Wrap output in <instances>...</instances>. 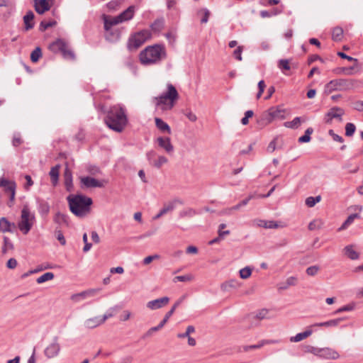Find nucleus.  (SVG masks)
Wrapping results in <instances>:
<instances>
[{"instance_id": "obj_1", "label": "nucleus", "mask_w": 363, "mask_h": 363, "mask_svg": "<svg viewBox=\"0 0 363 363\" xmlns=\"http://www.w3.org/2000/svg\"><path fill=\"white\" fill-rule=\"evenodd\" d=\"M104 121L110 129L118 133L122 132L128 123L125 108L119 104L111 106Z\"/></svg>"}, {"instance_id": "obj_2", "label": "nucleus", "mask_w": 363, "mask_h": 363, "mask_svg": "<svg viewBox=\"0 0 363 363\" xmlns=\"http://www.w3.org/2000/svg\"><path fill=\"white\" fill-rule=\"evenodd\" d=\"M167 50L163 44H155L147 46L139 55V59L143 65H152L167 58Z\"/></svg>"}, {"instance_id": "obj_3", "label": "nucleus", "mask_w": 363, "mask_h": 363, "mask_svg": "<svg viewBox=\"0 0 363 363\" xmlns=\"http://www.w3.org/2000/svg\"><path fill=\"white\" fill-rule=\"evenodd\" d=\"M179 98V95L175 86L172 84L168 83L166 91L153 98V103L157 108L166 111L174 108Z\"/></svg>"}, {"instance_id": "obj_4", "label": "nucleus", "mask_w": 363, "mask_h": 363, "mask_svg": "<svg viewBox=\"0 0 363 363\" xmlns=\"http://www.w3.org/2000/svg\"><path fill=\"white\" fill-rule=\"evenodd\" d=\"M69 209L72 213L77 217H84L87 216L91 211L92 199L86 196L69 195L67 197Z\"/></svg>"}, {"instance_id": "obj_5", "label": "nucleus", "mask_w": 363, "mask_h": 363, "mask_svg": "<svg viewBox=\"0 0 363 363\" xmlns=\"http://www.w3.org/2000/svg\"><path fill=\"white\" fill-rule=\"evenodd\" d=\"M286 110L280 106H272L264 111L259 116L257 123L265 126L274 121L284 120L286 118Z\"/></svg>"}, {"instance_id": "obj_6", "label": "nucleus", "mask_w": 363, "mask_h": 363, "mask_svg": "<svg viewBox=\"0 0 363 363\" xmlns=\"http://www.w3.org/2000/svg\"><path fill=\"white\" fill-rule=\"evenodd\" d=\"M35 215L32 213L27 205H25L21 212L20 220L18 223L19 230L27 235L35 223Z\"/></svg>"}, {"instance_id": "obj_7", "label": "nucleus", "mask_w": 363, "mask_h": 363, "mask_svg": "<svg viewBox=\"0 0 363 363\" xmlns=\"http://www.w3.org/2000/svg\"><path fill=\"white\" fill-rule=\"evenodd\" d=\"M152 38L150 30L144 29L132 34L128 41V48L129 50H135L143 43Z\"/></svg>"}, {"instance_id": "obj_8", "label": "nucleus", "mask_w": 363, "mask_h": 363, "mask_svg": "<svg viewBox=\"0 0 363 363\" xmlns=\"http://www.w3.org/2000/svg\"><path fill=\"white\" fill-rule=\"evenodd\" d=\"M49 48L53 52H61L64 58L67 60H73L75 58L74 53L63 40L58 39L52 43Z\"/></svg>"}, {"instance_id": "obj_9", "label": "nucleus", "mask_w": 363, "mask_h": 363, "mask_svg": "<svg viewBox=\"0 0 363 363\" xmlns=\"http://www.w3.org/2000/svg\"><path fill=\"white\" fill-rule=\"evenodd\" d=\"M354 85L351 79H339L329 82L325 86V91L330 94L335 91H346L351 89Z\"/></svg>"}, {"instance_id": "obj_10", "label": "nucleus", "mask_w": 363, "mask_h": 363, "mask_svg": "<svg viewBox=\"0 0 363 363\" xmlns=\"http://www.w3.org/2000/svg\"><path fill=\"white\" fill-rule=\"evenodd\" d=\"M146 157L149 164L157 169L161 168L168 162V159L165 156L158 155L155 150L148 151Z\"/></svg>"}, {"instance_id": "obj_11", "label": "nucleus", "mask_w": 363, "mask_h": 363, "mask_svg": "<svg viewBox=\"0 0 363 363\" xmlns=\"http://www.w3.org/2000/svg\"><path fill=\"white\" fill-rule=\"evenodd\" d=\"M60 349L58 337L55 336L53 337L52 342L45 347L44 354L48 359L54 358L59 354Z\"/></svg>"}, {"instance_id": "obj_12", "label": "nucleus", "mask_w": 363, "mask_h": 363, "mask_svg": "<svg viewBox=\"0 0 363 363\" xmlns=\"http://www.w3.org/2000/svg\"><path fill=\"white\" fill-rule=\"evenodd\" d=\"M100 289H88L84 291H82L80 293L74 294L70 296V299L74 303H79L82 301L91 298L94 296H95L99 292Z\"/></svg>"}, {"instance_id": "obj_13", "label": "nucleus", "mask_w": 363, "mask_h": 363, "mask_svg": "<svg viewBox=\"0 0 363 363\" xmlns=\"http://www.w3.org/2000/svg\"><path fill=\"white\" fill-rule=\"evenodd\" d=\"M182 204V201L179 199H174L172 201H169L167 203H164L163 207L160 209L158 213L152 217L153 220H158L164 215L167 214L169 212H171L174 210L177 204Z\"/></svg>"}, {"instance_id": "obj_14", "label": "nucleus", "mask_w": 363, "mask_h": 363, "mask_svg": "<svg viewBox=\"0 0 363 363\" xmlns=\"http://www.w3.org/2000/svg\"><path fill=\"white\" fill-rule=\"evenodd\" d=\"M33 2L35 11L38 14H43L50 9L55 0H33Z\"/></svg>"}, {"instance_id": "obj_15", "label": "nucleus", "mask_w": 363, "mask_h": 363, "mask_svg": "<svg viewBox=\"0 0 363 363\" xmlns=\"http://www.w3.org/2000/svg\"><path fill=\"white\" fill-rule=\"evenodd\" d=\"M158 146L164 150L167 154L172 155L174 152V147L172 144L171 139L169 137H158L156 139Z\"/></svg>"}, {"instance_id": "obj_16", "label": "nucleus", "mask_w": 363, "mask_h": 363, "mask_svg": "<svg viewBox=\"0 0 363 363\" xmlns=\"http://www.w3.org/2000/svg\"><path fill=\"white\" fill-rule=\"evenodd\" d=\"M0 186L4 188V191L10 193V199L13 201L15 198L16 184L13 181H9L4 177L0 178Z\"/></svg>"}, {"instance_id": "obj_17", "label": "nucleus", "mask_w": 363, "mask_h": 363, "mask_svg": "<svg viewBox=\"0 0 363 363\" xmlns=\"http://www.w3.org/2000/svg\"><path fill=\"white\" fill-rule=\"evenodd\" d=\"M345 111L342 108L339 107L331 108L325 116V122L331 123L333 118H337L340 121H342V116L344 115Z\"/></svg>"}, {"instance_id": "obj_18", "label": "nucleus", "mask_w": 363, "mask_h": 363, "mask_svg": "<svg viewBox=\"0 0 363 363\" xmlns=\"http://www.w3.org/2000/svg\"><path fill=\"white\" fill-rule=\"evenodd\" d=\"M83 186L86 188L103 187L104 182L91 177H83L80 178Z\"/></svg>"}, {"instance_id": "obj_19", "label": "nucleus", "mask_w": 363, "mask_h": 363, "mask_svg": "<svg viewBox=\"0 0 363 363\" xmlns=\"http://www.w3.org/2000/svg\"><path fill=\"white\" fill-rule=\"evenodd\" d=\"M169 301L167 296H164L147 302V307L150 310H156L166 306Z\"/></svg>"}, {"instance_id": "obj_20", "label": "nucleus", "mask_w": 363, "mask_h": 363, "mask_svg": "<svg viewBox=\"0 0 363 363\" xmlns=\"http://www.w3.org/2000/svg\"><path fill=\"white\" fill-rule=\"evenodd\" d=\"M344 255L352 260L359 258V252L356 250V246L353 244L345 246L343 249Z\"/></svg>"}, {"instance_id": "obj_21", "label": "nucleus", "mask_w": 363, "mask_h": 363, "mask_svg": "<svg viewBox=\"0 0 363 363\" xmlns=\"http://www.w3.org/2000/svg\"><path fill=\"white\" fill-rule=\"evenodd\" d=\"M340 357L339 353L330 347H324L320 350V357L325 359H337Z\"/></svg>"}, {"instance_id": "obj_22", "label": "nucleus", "mask_w": 363, "mask_h": 363, "mask_svg": "<svg viewBox=\"0 0 363 363\" xmlns=\"http://www.w3.org/2000/svg\"><path fill=\"white\" fill-rule=\"evenodd\" d=\"M280 341L279 340H262L256 345H245L243 347L244 352H248L250 350L259 349L266 345L277 344Z\"/></svg>"}, {"instance_id": "obj_23", "label": "nucleus", "mask_w": 363, "mask_h": 363, "mask_svg": "<svg viewBox=\"0 0 363 363\" xmlns=\"http://www.w3.org/2000/svg\"><path fill=\"white\" fill-rule=\"evenodd\" d=\"M16 228L14 223L10 222L6 218H0V231L2 233H13Z\"/></svg>"}, {"instance_id": "obj_24", "label": "nucleus", "mask_w": 363, "mask_h": 363, "mask_svg": "<svg viewBox=\"0 0 363 363\" xmlns=\"http://www.w3.org/2000/svg\"><path fill=\"white\" fill-rule=\"evenodd\" d=\"M103 19L104 22V29L106 32H108L113 26L121 23V20L118 19V16L112 17L104 15Z\"/></svg>"}, {"instance_id": "obj_25", "label": "nucleus", "mask_w": 363, "mask_h": 363, "mask_svg": "<svg viewBox=\"0 0 363 363\" xmlns=\"http://www.w3.org/2000/svg\"><path fill=\"white\" fill-rule=\"evenodd\" d=\"M103 323L104 321L102 320V318L100 316H96L86 319L84 323V325L86 328L93 329Z\"/></svg>"}, {"instance_id": "obj_26", "label": "nucleus", "mask_w": 363, "mask_h": 363, "mask_svg": "<svg viewBox=\"0 0 363 363\" xmlns=\"http://www.w3.org/2000/svg\"><path fill=\"white\" fill-rule=\"evenodd\" d=\"M135 13V7L129 6L125 11L118 16V18L121 20V23L133 18Z\"/></svg>"}, {"instance_id": "obj_27", "label": "nucleus", "mask_w": 363, "mask_h": 363, "mask_svg": "<svg viewBox=\"0 0 363 363\" xmlns=\"http://www.w3.org/2000/svg\"><path fill=\"white\" fill-rule=\"evenodd\" d=\"M60 165L57 164L52 167L49 172L52 184L55 186L58 183Z\"/></svg>"}, {"instance_id": "obj_28", "label": "nucleus", "mask_w": 363, "mask_h": 363, "mask_svg": "<svg viewBox=\"0 0 363 363\" xmlns=\"http://www.w3.org/2000/svg\"><path fill=\"white\" fill-rule=\"evenodd\" d=\"M185 298V296H182L179 299H178L175 303L173 305L172 308L166 313L163 320L161 321L164 325L167 323L169 318L174 313L176 308L184 301Z\"/></svg>"}, {"instance_id": "obj_29", "label": "nucleus", "mask_w": 363, "mask_h": 363, "mask_svg": "<svg viewBox=\"0 0 363 363\" xmlns=\"http://www.w3.org/2000/svg\"><path fill=\"white\" fill-rule=\"evenodd\" d=\"M155 121L156 127L160 130H161L163 133H167L168 134L171 133V128H170L169 125L166 122H164L163 120H162L160 118H155Z\"/></svg>"}, {"instance_id": "obj_30", "label": "nucleus", "mask_w": 363, "mask_h": 363, "mask_svg": "<svg viewBox=\"0 0 363 363\" xmlns=\"http://www.w3.org/2000/svg\"><path fill=\"white\" fill-rule=\"evenodd\" d=\"M298 279L295 276H291L288 277L284 282H281L279 284L278 287L279 289H286L291 286H294L296 284Z\"/></svg>"}, {"instance_id": "obj_31", "label": "nucleus", "mask_w": 363, "mask_h": 363, "mask_svg": "<svg viewBox=\"0 0 363 363\" xmlns=\"http://www.w3.org/2000/svg\"><path fill=\"white\" fill-rule=\"evenodd\" d=\"M342 320V318L333 319V320H330L325 321V322L315 323V324L311 325V328L316 327V326L317 327H336L339 325V323Z\"/></svg>"}, {"instance_id": "obj_32", "label": "nucleus", "mask_w": 363, "mask_h": 363, "mask_svg": "<svg viewBox=\"0 0 363 363\" xmlns=\"http://www.w3.org/2000/svg\"><path fill=\"white\" fill-rule=\"evenodd\" d=\"M312 330L308 329L303 333H298L295 336L291 337L290 341L292 342H300L309 337L312 334Z\"/></svg>"}, {"instance_id": "obj_33", "label": "nucleus", "mask_w": 363, "mask_h": 363, "mask_svg": "<svg viewBox=\"0 0 363 363\" xmlns=\"http://www.w3.org/2000/svg\"><path fill=\"white\" fill-rule=\"evenodd\" d=\"M359 218L360 216L358 213L351 214L347 217V218L345 220L342 225L338 228V231H342L347 229L354 222V219Z\"/></svg>"}, {"instance_id": "obj_34", "label": "nucleus", "mask_w": 363, "mask_h": 363, "mask_svg": "<svg viewBox=\"0 0 363 363\" xmlns=\"http://www.w3.org/2000/svg\"><path fill=\"white\" fill-rule=\"evenodd\" d=\"M59 268L58 266L54 265L48 262L42 263L37 266V267L31 271H29L28 272H40L44 270L48 269H57Z\"/></svg>"}, {"instance_id": "obj_35", "label": "nucleus", "mask_w": 363, "mask_h": 363, "mask_svg": "<svg viewBox=\"0 0 363 363\" xmlns=\"http://www.w3.org/2000/svg\"><path fill=\"white\" fill-rule=\"evenodd\" d=\"M34 18V14L32 11H28L23 17V21L25 23V28L26 30H28L33 28L34 23H33Z\"/></svg>"}, {"instance_id": "obj_36", "label": "nucleus", "mask_w": 363, "mask_h": 363, "mask_svg": "<svg viewBox=\"0 0 363 363\" xmlns=\"http://www.w3.org/2000/svg\"><path fill=\"white\" fill-rule=\"evenodd\" d=\"M65 185L68 191H71L73 189L72 176L69 170L66 169L65 172Z\"/></svg>"}, {"instance_id": "obj_37", "label": "nucleus", "mask_w": 363, "mask_h": 363, "mask_svg": "<svg viewBox=\"0 0 363 363\" xmlns=\"http://www.w3.org/2000/svg\"><path fill=\"white\" fill-rule=\"evenodd\" d=\"M255 318L258 320H263V319H269L272 318L271 313L269 310L266 308H262L258 311L256 312L255 315Z\"/></svg>"}, {"instance_id": "obj_38", "label": "nucleus", "mask_w": 363, "mask_h": 363, "mask_svg": "<svg viewBox=\"0 0 363 363\" xmlns=\"http://www.w3.org/2000/svg\"><path fill=\"white\" fill-rule=\"evenodd\" d=\"M164 21L163 19H157L150 26L154 33H159L164 28Z\"/></svg>"}, {"instance_id": "obj_39", "label": "nucleus", "mask_w": 363, "mask_h": 363, "mask_svg": "<svg viewBox=\"0 0 363 363\" xmlns=\"http://www.w3.org/2000/svg\"><path fill=\"white\" fill-rule=\"evenodd\" d=\"M343 36V30L341 27H335L332 32V38L335 41H340Z\"/></svg>"}, {"instance_id": "obj_40", "label": "nucleus", "mask_w": 363, "mask_h": 363, "mask_svg": "<svg viewBox=\"0 0 363 363\" xmlns=\"http://www.w3.org/2000/svg\"><path fill=\"white\" fill-rule=\"evenodd\" d=\"M42 57V51L40 47L35 48L30 54V60L35 63Z\"/></svg>"}, {"instance_id": "obj_41", "label": "nucleus", "mask_w": 363, "mask_h": 363, "mask_svg": "<svg viewBox=\"0 0 363 363\" xmlns=\"http://www.w3.org/2000/svg\"><path fill=\"white\" fill-rule=\"evenodd\" d=\"M301 124V118L296 117L291 121L284 123V126L289 128L296 129L298 128Z\"/></svg>"}, {"instance_id": "obj_42", "label": "nucleus", "mask_w": 363, "mask_h": 363, "mask_svg": "<svg viewBox=\"0 0 363 363\" xmlns=\"http://www.w3.org/2000/svg\"><path fill=\"white\" fill-rule=\"evenodd\" d=\"M241 284L236 279H230L221 285V287L224 290H227L228 288H236L240 286Z\"/></svg>"}, {"instance_id": "obj_43", "label": "nucleus", "mask_w": 363, "mask_h": 363, "mask_svg": "<svg viewBox=\"0 0 363 363\" xmlns=\"http://www.w3.org/2000/svg\"><path fill=\"white\" fill-rule=\"evenodd\" d=\"M194 279V277L191 274H185L184 275L175 277L173 279L174 282L182 281L189 282Z\"/></svg>"}, {"instance_id": "obj_44", "label": "nucleus", "mask_w": 363, "mask_h": 363, "mask_svg": "<svg viewBox=\"0 0 363 363\" xmlns=\"http://www.w3.org/2000/svg\"><path fill=\"white\" fill-rule=\"evenodd\" d=\"M321 200L320 196H317L315 197L309 196L306 198L305 203L306 205L308 207H313L317 203L320 202Z\"/></svg>"}, {"instance_id": "obj_45", "label": "nucleus", "mask_w": 363, "mask_h": 363, "mask_svg": "<svg viewBox=\"0 0 363 363\" xmlns=\"http://www.w3.org/2000/svg\"><path fill=\"white\" fill-rule=\"evenodd\" d=\"M196 214H197V213L194 209H193L191 208H188L181 211L179 212V217L180 218L193 217Z\"/></svg>"}, {"instance_id": "obj_46", "label": "nucleus", "mask_w": 363, "mask_h": 363, "mask_svg": "<svg viewBox=\"0 0 363 363\" xmlns=\"http://www.w3.org/2000/svg\"><path fill=\"white\" fill-rule=\"evenodd\" d=\"M258 225L262 226L265 228H277L278 227V225L273 220H259Z\"/></svg>"}, {"instance_id": "obj_47", "label": "nucleus", "mask_w": 363, "mask_h": 363, "mask_svg": "<svg viewBox=\"0 0 363 363\" xmlns=\"http://www.w3.org/2000/svg\"><path fill=\"white\" fill-rule=\"evenodd\" d=\"M198 15L202 16L201 18V23H206L208 21L210 12L207 9H203L198 11Z\"/></svg>"}, {"instance_id": "obj_48", "label": "nucleus", "mask_w": 363, "mask_h": 363, "mask_svg": "<svg viewBox=\"0 0 363 363\" xmlns=\"http://www.w3.org/2000/svg\"><path fill=\"white\" fill-rule=\"evenodd\" d=\"M117 310H118V306H114V307L110 308L108 310V311L101 317L104 323H105V321L107 319L113 317L115 315Z\"/></svg>"}, {"instance_id": "obj_49", "label": "nucleus", "mask_w": 363, "mask_h": 363, "mask_svg": "<svg viewBox=\"0 0 363 363\" xmlns=\"http://www.w3.org/2000/svg\"><path fill=\"white\" fill-rule=\"evenodd\" d=\"M356 304L354 303H350L346 306H344L340 308H338L337 311H335V314L340 313L345 311H353L355 308Z\"/></svg>"}, {"instance_id": "obj_50", "label": "nucleus", "mask_w": 363, "mask_h": 363, "mask_svg": "<svg viewBox=\"0 0 363 363\" xmlns=\"http://www.w3.org/2000/svg\"><path fill=\"white\" fill-rule=\"evenodd\" d=\"M323 225L321 220H314L308 224V229L310 230H315L320 229Z\"/></svg>"}, {"instance_id": "obj_51", "label": "nucleus", "mask_w": 363, "mask_h": 363, "mask_svg": "<svg viewBox=\"0 0 363 363\" xmlns=\"http://www.w3.org/2000/svg\"><path fill=\"white\" fill-rule=\"evenodd\" d=\"M355 125L352 123H347L345 125V135L347 136H352L355 132Z\"/></svg>"}, {"instance_id": "obj_52", "label": "nucleus", "mask_w": 363, "mask_h": 363, "mask_svg": "<svg viewBox=\"0 0 363 363\" xmlns=\"http://www.w3.org/2000/svg\"><path fill=\"white\" fill-rule=\"evenodd\" d=\"M13 248V244L11 240L7 238H4V246L2 247V252L6 253L8 250H11Z\"/></svg>"}, {"instance_id": "obj_53", "label": "nucleus", "mask_w": 363, "mask_h": 363, "mask_svg": "<svg viewBox=\"0 0 363 363\" xmlns=\"http://www.w3.org/2000/svg\"><path fill=\"white\" fill-rule=\"evenodd\" d=\"M54 278V274H43L36 280L38 284H42L47 281L52 280Z\"/></svg>"}, {"instance_id": "obj_54", "label": "nucleus", "mask_w": 363, "mask_h": 363, "mask_svg": "<svg viewBox=\"0 0 363 363\" xmlns=\"http://www.w3.org/2000/svg\"><path fill=\"white\" fill-rule=\"evenodd\" d=\"M67 216L60 212L57 213L55 216L54 220L57 223H67Z\"/></svg>"}, {"instance_id": "obj_55", "label": "nucleus", "mask_w": 363, "mask_h": 363, "mask_svg": "<svg viewBox=\"0 0 363 363\" xmlns=\"http://www.w3.org/2000/svg\"><path fill=\"white\" fill-rule=\"evenodd\" d=\"M278 67L281 70H289L291 68L288 60H280L279 61Z\"/></svg>"}, {"instance_id": "obj_56", "label": "nucleus", "mask_w": 363, "mask_h": 363, "mask_svg": "<svg viewBox=\"0 0 363 363\" xmlns=\"http://www.w3.org/2000/svg\"><path fill=\"white\" fill-rule=\"evenodd\" d=\"M321 348L315 347L313 346H307L306 352L313 354L314 355L320 357Z\"/></svg>"}, {"instance_id": "obj_57", "label": "nucleus", "mask_w": 363, "mask_h": 363, "mask_svg": "<svg viewBox=\"0 0 363 363\" xmlns=\"http://www.w3.org/2000/svg\"><path fill=\"white\" fill-rule=\"evenodd\" d=\"M164 325L162 322H160V323L157 326L152 327V328H150L145 333V337L151 336L154 332L158 331L159 330L162 328L164 327Z\"/></svg>"}, {"instance_id": "obj_58", "label": "nucleus", "mask_w": 363, "mask_h": 363, "mask_svg": "<svg viewBox=\"0 0 363 363\" xmlns=\"http://www.w3.org/2000/svg\"><path fill=\"white\" fill-rule=\"evenodd\" d=\"M55 21H52V22H46V21H42L40 24V30L41 31H45V30H47L48 28L50 27H52L54 25H55Z\"/></svg>"}, {"instance_id": "obj_59", "label": "nucleus", "mask_w": 363, "mask_h": 363, "mask_svg": "<svg viewBox=\"0 0 363 363\" xmlns=\"http://www.w3.org/2000/svg\"><path fill=\"white\" fill-rule=\"evenodd\" d=\"M225 227H226V225L225 223H221L219 225L218 233V235L220 237H224V236L230 234L229 230H224V228Z\"/></svg>"}, {"instance_id": "obj_60", "label": "nucleus", "mask_w": 363, "mask_h": 363, "mask_svg": "<svg viewBox=\"0 0 363 363\" xmlns=\"http://www.w3.org/2000/svg\"><path fill=\"white\" fill-rule=\"evenodd\" d=\"M243 50L242 46H238L233 52V56L239 61L242 60V52Z\"/></svg>"}, {"instance_id": "obj_61", "label": "nucleus", "mask_w": 363, "mask_h": 363, "mask_svg": "<svg viewBox=\"0 0 363 363\" xmlns=\"http://www.w3.org/2000/svg\"><path fill=\"white\" fill-rule=\"evenodd\" d=\"M83 241L84 242V248H83V251L86 252L91 247V244L88 242V238H87V234L86 233H84L83 235Z\"/></svg>"}, {"instance_id": "obj_62", "label": "nucleus", "mask_w": 363, "mask_h": 363, "mask_svg": "<svg viewBox=\"0 0 363 363\" xmlns=\"http://www.w3.org/2000/svg\"><path fill=\"white\" fill-rule=\"evenodd\" d=\"M185 116L186 118L191 122H195L197 120V117L195 113H194L191 111L187 110L185 112Z\"/></svg>"}, {"instance_id": "obj_63", "label": "nucleus", "mask_w": 363, "mask_h": 363, "mask_svg": "<svg viewBox=\"0 0 363 363\" xmlns=\"http://www.w3.org/2000/svg\"><path fill=\"white\" fill-rule=\"evenodd\" d=\"M56 238L61 245H65L66 244V240L60 230L56 231Z\"/></svg>"}, {"instance_id": "obj_64", "label": "nucleus", "mask_w": 363, "mask_h": 363, "mask_svg": "<svg viewBox=\"0 0 363 363\" xmlns=\"http://www.w3.org/2000/svg\"><path fill=\"white\" fill-rule=\"evenodd\" d=\"M328 133H329V135L333 138V139L335 141H337V142H339V143H342L343 142L342 138L341 136L337 135L336 133H335L333 130H330Z\"/></svg>"}]
</instances>
